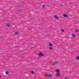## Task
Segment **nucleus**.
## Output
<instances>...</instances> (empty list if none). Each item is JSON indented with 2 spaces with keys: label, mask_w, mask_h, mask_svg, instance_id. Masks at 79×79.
<instances>
[{
  "label": "nucleus",
  "mask_w": 79,
  "mask_h": 79,
  "mask_svg": "<svg viewBox=\"0 0 79 79\" xmlns=\"http://www.w3.org/2000/svg\"><path fill=\"white\" fill-rule=\"evenodd\" d=\"M64 18H68L69 17L68 15L66 14H64Z\"/></svg>",
  "instance_id": "obj_1"
},
{
  "label": "nucleus",
  "mask_w": 79,
  "mask_h": 79,
  "mask_svg": "<svg viewBox=\"0 0 79 79\" xmlns=\"http://www.w3.org/2000/svg\"><path fill=\"white\" fill-rule=\"evenodd\" d=\"M39 55L40 56H44V54L41 53H40Z\"/></svg>",
  "instance_id": "obj_2"
},
{
  "label": "nucleus",
  "mask_w": 79,
  "mask_h": 79,
  "mask_svg": "<svg viewBox=\"0 0 79 79\" xmlns=\"http://www.w3.org/2000/svg\"><path fill=\"white\" fill-rule=\"evenodd\" d=\"M54 18L55 19H58V17L57 15H55L54 16Z\"/></svg>",
  "instance_id": "obj_3"
},
{
  "label": "nucleus",
  "mask_w": 79,
  "mask_h": 79,
  "mask_svg": "<svg viewBox=\"0 0 79 79\" xmlns=\"http://www.w3.org/2000/svg\"><path fill=\"white\" fill-rule=\"evenodd\" d=\"M75 31L76 32H78L79 31L77 30V29H76L75 30Z\"/></svg>",
  "instance_id": "obj_4"
},
{
  "label": "nucleus",
  "mask_w": 79,
  "mask_h": 79,
  "mask_svg": "<svg viewBox=\"0 0 79 79\" xmlns=\"http://www.w3.org/2000/svg\"><path fill=\"white\" fill-rule=\"evenodd\" d=\"M60 73H57L56 75V77H59V76H60Z\"/></svg>",
  "instance_id": "obj_5"
},
{
  "label": "nucleus",
  "mask_w": 79,
  "mask_h": 79,
  "mask_svg": "<svg viewBox=\"0 0 79 79\" xmlns=\"http://www.w3.org/2000/svg\"><path fill=\"white\" fill-rule=\"evenodd\" d=\"M72 35L73 37H75V34H72Z\"/></svg>",
  "instance_id": "obj_6"
},
{
  "label": "nucleus",
  "mask_w": 79,
  "mask_h": 79,
  "mask_svg": "<svg viewBox=\"0 0 79 79\" xmlns=\"http://www.w3.org/2000/svg\"><path fill=\"white\" fill-rule=\"evenodd\" d=\"M6 74H9V72L8 71H6Z\"/></svg>",
  "instance_id": "obj_7"
},
{
  "label": "nucleus",
  "mask_w": 79,
  "mask_h": 79,
  "mask_svg": "<svg viewBox=\"0 0 79 79\" xmlns=\"http://www.w3.org/2000/svg\"><path fill=\"white\" fill-rule=\"evenodd\" d=\"M55 64H56L55 62H53L52 63V65H55Z\"/></svg>",
  "instance_id": "obj_8"
},
{
  "label": "nucleus",
  "mask_w": 79,
  "mask_h": 79,
  "mask_svg": "<svg viewBox=\"0 0 79 79\" xmlns=\"http://www.w3.org/2000/svg\"><path fill=\"white\" fill-rule=\"evenodd\" d=\"M6 25L7 26H8V27L11 26V25L10 24H7Z\"/></svg>",
  "instance_id": "obj_9"
},
{
  "label": "nucleus",
  "mask_w": 79,
  "mask_h": 79,
  "mask_svg": "<svg viewBox=\"0 0 79 79\" xmlns=\"http://www.w3.org/2000/svg\"><path fill=\"white\" fill-rule=\"evenodd\" d=\"M56 73H59V70L58 69H56Z\"/></svg>",
  "instance_id": "obj_10"
},
{
  "label": "nucleus",
  "mask_w": 79,
  "mask_h": 79,
  "mask_svg": "<svg viewBox=\"0 0 79 79\" xmlns=\"http://www.w3.org/2000/svg\"><path fill=\"white\" fill-rule=\"evenodd\" d=\"M15 34H19V32H15Z\"/></svg>",
  "instance_id": "obj_11"
},
{
  "label": "nucleus",
  "mask_w": 79,
  "mask_h": 79,
  "mask_svg": "<svg viewBox=\"0 0 79 79\" xmlns=\"http://www.w3.org/2000/svg\"><path fill=\"white\" fill-rule=\"evenodd\" d=\"M49 46H50V47H52V43H49Z\"/></svg>",
  "instance_id": "obj_12"
},
{
  "label": "nucleus",
  "mask_w": 79,
  "mask_h": 79,
  "mask_svg": "<svg viewBox=\"0 0 79 79\" xmlns=\"http://www.w3.org/2000/svg\"><path fill=\"white\" fill-rule=\"evenodd\" d=\"M49 77H52V75L51 74L49 75Z\"/></svg>",
  "instance_id": "obj_13"
},
{
  "label": "nucleus",
  "mask_w": 79,
  "mask_h": 79,
  "mask_svg": "<svg viewBox=\"0 0 79 79\" xmlns=\"http://www.w3.org/2000/svg\"><path fill=\"white\" fill-rule=\"evenodd\" d=\"M23 10H22V9H19L18 11H22Z\"/></svg>",
  "instance_id": "obj_14"
},
{
  "label": "nucleus",
  "mask_w": 79,
  "mask_h": 79,
  "mask_svg": "<svg viewBox=\"0 0 79 79\" xmlns=\"http://www.w3.org/2000/svg\"><path fill=\"white\" fill-rule=\"evenodd\" d=\"M77 60H79V56H78V57H77Z\"/></svg>",
  "instance_id": "obj_15"
},
{
  "label": "nucleus",
  "mask_w": 79,
  "mask_h": 79,
  "mask_svg": "<svg viewBox=\"0 0 79 79\" xmlns=\"http://www.w3.org/2000/svg\"><path fill=\"white\" fill-rule=\"evenodd\" d=\"M61 31H62V32H64V30H63V29H61Z\"/></svg>",
  "instance_id": "obj_16"
},
{
  "label": "nucleus",
  "mask_w": 79,
  "mask_h": 79,
  "mask_svg": "<svg viewBox=\"0 0 79 79\" xmlns=\"http://www.w3.org/2000/svg\"><path fill=\"white\" fill-rule=\"evenodd\" d=\"M50 48V49H51L52 50V49L53 48H52V47H50V48Z\"/></svg>",
  "instance_id": "obj_17"
},
{
  "label": "nucleus",
  "mask_w": 79,
  "mask_h": 79,
  "mask_svg": "<svg viewBox=\"0 0 79 79\" xmlns=\"http://www.w3.org/2000/svg\"><path fill=\"white\" fill-rule=\"evenodd\" d=\"M43 7H45V5H42Z\"/></svg>",
  "instance_id": "obj_18"
},
{
  "label": "nucleus",
  "mask_w": 79,
  "mask_h": 79,
  "mask_svg": "<svg viewBox=\"0 0 79 79\" xmlns=\"http://www.w3.org/2000/svg\"><path fill=\"white\" fill-rule=\"evenodd\" d=\"M31 73H34V71H31Z\"/></svg>",
  "instance_id": "obj_19"
},
{
  "label": "nucleus",
  "mask_w": 79,
  "mask_h": 79,
  "mask_svg": "<svg viewBox=\"0 0 79 79\" xmlns=\"http://www.w3.org/2000/svg\"><path fill=\"white\" fill-rule=\"evenodd\" d=\"M61 6H63V5H61Z\"/></svg>",
  "instance_id": "obj_20"
},
{
  "label": "nucleus",
  "mask_w": 79,
  "mask_h": 79,
  "mask_svg": "<svg viewBox=\"0 0 79 79\" xmlns=\"http://www.w3.org/2000/svg\"><path fill=\"white\" fill-rule=\"evenodd\" d=\"M1 77V76H0V77Z\"/></svg>",
  "instance_id": "obj_21"
}]
</instances>
